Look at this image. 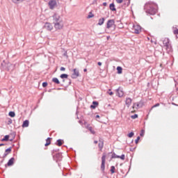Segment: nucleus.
Returning <instances> with one entry per match:
<instances>
[{
    "label": "nucleus",
    "mask_w": 178,
    "mask_h": 178,
    "mask_svg": "<svg viewBox=\"0 0 178 178\" xmlns=\"http://www.w3.org/2000/svg\"><path fill=\"white\" fill-rule=\"evenodd\" d=\"M94 143L95 144H98V140H95Z\"/></svg>",
    "instance_id": "obj_49"
},
{
    "label": "nucleus",
    "mask_w": 178,
    "mask_h": 178,
    "mask_svg": "<svg viewBox=\"0 0 178 178\" xmlns=\"http://www.w3.org/2000/svg\"><path fill=\"white\" fill-rule=\"evenodd\" d=\"M144 9L147 15H156L158 10V5L153 2H148L145 4Z\"/></svg>",
    "instance_id": "obj_1"
},
{
    "label": "nucleus",
    "mask_w": 178,
    "mask_h": 178,
    "mask_svg": "<svg viewBox=\"0 0 178 178\" xmlns=\"http://www.w3.org/2000/svg\"><path fill=\"white\" fill-rule=\"evenodd\" d=\"M50 9H54L56 6V0H50L48 3Z\"/></svg>",
    "instance_id": "obj_6"
},
{
    "label": "nucleus",
    "mask_w": 178,
    "mask_h": 178,
    "mask_svg": "<svg viewBox=\"0 0 178 178\" xmlns=\"http://www.w3.org/2000/svg\"><path fill=\"white\" fill-rule=\"evenodd\" d=\"M55 158L57 159V161H60L62 159V154L58 153L56 154Z\"/></svg>",
    "instance_id": "obj_17"
},
{
    "label": "nucleus",
    "mask_w": 178,
    "mask_h": 178,
    "mask_svg": "<svg viewBox=\"0 0 178 178\" xmlns=\"http://www.w3.org/2000/svg\"><path fill=\"white\" fill-rule=\"evenodd\" d=\"M8 154L9 153H4L3 158H6V156H8Z\"/></svg>",
    "instance_id": "obj_43"
},
{
    "label": "nucleus",
    "mask_w": 178,
    "mask_h": 178,
    "mask_svg": "<svg viewBox=\"0 0 178 178\" xmlns=\"http://www.w3.org/2000/svg\"><path fill=\"white\" fill-rule=\"evenodd\" d=\"M163 44L164 45L165 49L167 51H168V52H170V51H172V45H170V40H169V38H165L163 40Z\"/></svg>",
    "instance_id": "obj_3"
},
{
    "label": "nucleus",
    "mask_w": 178,
    "mask_h": 178,
    "mask_svg": "<svg viewBox=\"0 0 178 178\" xmlns=\"http://www.w3.org/2000/svg\"><path fill=\"white\" fill-rule=\"evenodd\" d=\"M108 94L109 95H113V92L111 91V89H109L108 91Z\"/></svg>",
    "instance_id": "obj_40"
},
{
    "label": "nucleus",
    "mask_w": 178,
    "mask_h": 178,
    "mask_svg": "<svg viewBox=\"0 0 178 178\" xmlns=\"http://www.w3.org/2000/svg\"><path fill=\"white\" fill-rule=\"evenodd\" d=\"M122 70H123V68H122V67L120 66L117 67V72L118 74H122Z\"/></svg>",
    "instance_id": "obj_21"
},
{
    "label": "nucleus",
    "mask_w": 178,
    "mask_h": 178,
    "mask_svg": "<svg viewBox=\"0 0 178 178\" xmlns=\"http://www.w3.org/2000/svg\"><path fill=\"white\" fill-rule=\"evenodd\" d=\"M98 147H99L100 151L102 150V149L104 148V140H100L99 141Z\"/></svg>",
    "instance_id": "obj_14"
},
{
    "label": "nucleus",
    "mask_w": 178,
    "mask_h": 178,
    "mask_svg": "<svg viewBox=\"0 0 178 178\" xmlns=\"http://www.w3.org/2000/svg\"><path fill=\"white\" fill-rule=\"evenodd\" d=\"M110 10H112V12H116V8L115 7V3H112L109 6Z\"/></svg>",
    "instance_id": "obj_15"
},
{
    "label": "nucleus",
    "mask_w": 178,
    "mask_h": 178,
    "mask_svg": "<svg viewBox=\"0 0 178 178\" xmlns=\"http://www.w3.org/2000/svg\"><path fill=\"white\" fill-rule=\"evenodd\" d=\"M140 140V136H138L135 140L136 144H138V141Z\"/></svg>",
    "instance_id": "obj_39"
},
{
    "label": "nucleus",
    "mask_w": 178,
    "mask_h": 178,
    "mask_svg": "<svg viewBox=\"0 0 178 178\" xmlns=\"http://www.w3.org/2000/svg\"><path fill=\"white\" fill-rule=\"evenodd\" d=\"M117 92H118V97H123V91L118 89Z\"/></svg>",
    "instance_id": "obj_23"
},
{
    "label": "nucleus",
    "mask_w": 178,
    "mask_h": 178,
    "mask_svg": "<svg viewBox=\"0 0 178 178\" xmlns=\"http://www.w3.org/2000/svg\"><path fill=\"white\" fill-rule=\"evenodd\" d=\"M63 176H66V175H65V174H64L63 172Z\"/></svg>",
    "instance_id": "obj_54"
},
{
    "label": "nucleus",
    "mask_w": 178,
    "mask_h": 178,
    "mask_svg": "<svg viewBox=\"0 0 178 178\" xmlns=\"http://www.w3.org/2000/svg\"><path fill=\"white\" fill-rule=\"evenodd\" d=\"M130 151H133V149H131Z\"/></svg>",
    "instance_id": "obj_55"
},
{
    "label": "nucleus",
    "mask_w": 178,
    "mask_h": 178,
    "mask_svg": "<svg viewBox=\"0 0 178 178\" xmlns=\"http://www.w3.org/2000/svg\"><path fill=\"white\" fill-rule=\"evenodd\" d=\"M66 55H67V52L64 53V56H66Z\"/></svg>",
    "instance_id": "obj_51"
},
{
    "label": "nucleus",
    "mask_w": 178,
    "mask_h": 178,
    "mask_svg": "<svg viewBox=\"0 0 178 178\" xmlns=\"http://www.w3.org/2000/svg\"><path fill=\"white\" fill-rule=\"evenodd\" d=\"M60 79H67V77H69V75H67V74H62L60 76Z\"/></svg>",
    "instance_id": "obj_25"
},
{
    "label": "nucleus",
    "mask_w": 178,
    "mask_h": 178,
    "mask_svg": "<svg viewBox=\"0 0 178 178\" xmlns=\"http://www.w3.org/2000/svg\"><path fill=\"white\" fill-rule=\"evenodd\" d=\"M53 24L56 30H60L63 29V21L60 18V15L55 13L53 16Z\"/></svg>",
    "instance_id": "obj_2"
},
{
    "label": "nucleus",
    "mask_w": 178,
    "mask_h": 178,
    "mask_svg": "<svg viewBox=\"0 0 178 178\" xmlns=\"http://www.w3.org/2000/svg\"><path fill=\"white\" fill-rule=\"evenodd\" d=\"M51 144V138H47L46 139V143L44 144L45 147H48Z\"/></svg>",
    "instance_id": "obj_20"
},
{
    "label": "nucleus",
    "mask_w": 178,
    "mask_h": 178,
    "mask_svg": "<svg viewBox=\"0 0 178 178\" xmlns=\"http://www.w3.org/2000/svg\"><path fill=\"white\" fill-rule=\"evenodd\" d=\"M63 143H64L63 140H62V139H58V140H57L56 144V145H58V147H60V146H62V145H63Z\"/></svg>",
    "instance_id": "obj_13"
},
{
    "label": "nucleus",
    "mask_w": 178,
    "mask_h": 178,
    "mask_svg": "<svg viewBox=\"0 0 178 178\" xmlns=\"http://www.w3.org/2000/svg\"><path fill=\"white\" fill-rule=\"evenodd\" d=\"M117 3H122L123 2V0H116Z\"/></svg>",
    "instance_id": "obj_42"
},
{
    "label": "nucleus",
    "mask_w": 178,
    "mask_h": 178,
    "mask_svg": "<svg viewBox=\"0 0 178 178\" xmlns=\"http://www.w3.org/2000/svg\"><path fill=\"white\" fill-rule=\"evenodd\" d=\"M44 28H46V29L48 30L49 31H51V30L54 29V26H52V24L49 22H47L44 24Z\"/></svg>",
    "instance_id": "obj_8"
},
{
    "label": "nucleus",
    "mask_w": 178,
    "mask_h": 178,
    "mask_svg": "<svg viewBox=\"0 0 178 178\" xmlns=\"http://www.w3.org/2000/svg\"><path fill=\"white\" fill-rule=\"evenodd\" d=\"M8 115L10 116V118H15L16 114L15 113L14 111H10L9 113H8Z\"/></svg>",
    "instance_id": "obj_26"
},
{
    "label": "nucleus",
    "mask_w": 178,
    "mask_h": 178,
    "mask_svg": "<svg viewBox=\"0 0 178 178\" xmlns=\"http://www.w3.org/2000/svg\"><path fill=\"white\" fill-rule=\"evenodd\" d=\"M9 135H6L3 138L1 139V141H9Z\"/></svg>",
    "instance_id": "obj_24"
},
{
    "label": "nucleus",
    "mask_w": 178,
    "mask_h": 178,
    "mask_svg": "<svg viewBox=\"0 0 178 178\" xmlns=\"http://www.w3.org/2000/svg\"><path fill=\"white\" fill-rule=\"evenodd\" d=\"M133 108H136V109H137V108H140V104L134 103L133 105Z\"/></svg>",
    "instance_id": "obj_30"
},
{
    "label": "nucleus",
    "mask_w": 178,
    "mask_h": 178,
    "mask_svg": "<svg viewBox=\"0 0 178 178\" xmlns=\"http://www.w3.org/2000/svg\"><path fill=\"white\" fill-rule=\"evenodd\" d=\"M104 22H105V18L102 17V19H99L98 25L102 26V24H104Z\"/></svg>",
    "instance_id": "obj_18"
},
{
    "label": "nucleus",
    "mask_w": 178,
    "mask_h": 178,
    "mask_svg": "<svg viewBox=\"0 0 178 178\" xmlns=\"http://www.w3.org/2000/svg\"><path fill=\"white\" fill-rule=\"evenodd\" d=\"M133 136H134V132H131L128 134V137L129 138H131V137H133Z\"/></svg>",
    "instance_id": "obj_36"
},
{
    "label": "nucleus",
    "mask_w": 178,
    "mask_h": 178,
    "mask_svg": "<svg viewBox=\"0 0 178 178\" xmlns=\"http://www.w3.org/2000/svg\"><path fill=\"white\" fill-rule=\"evenodd\" d=\"M145 133V130L142 129L140 134V137H144Z\"/></svg>",
    "instance_id": "obj_33"
},
{
    "label": "nucleus",
    "mask_w": 178,
    "mask_h": 178,
    "mask_svg": "<svg viewBox=\"0 0 178 178\" xmlns=\"http://www.w3.org/2000/svg\"><path fill=\"white\" fill-rule=\"evenodd\" d=\"M108 5V3H106V2L103 3V6H106Z\"/></svg>",
    "instance_id": "obj_47"
},
{
    "label": "nucleus",
    "mask_w": 178,
    "mask_h": 178,
    "mask_svg": "<svg viewBox=\"0 0 178 178\" xmlns=\"http://www.w3.org/2000/svg\"><path fill=\"white\" fill-rule=\"evenodd\" d=\"M83 72H87V69H84V70H83Z\"/></svg>",
    "instance_id": "obj_52"
},
{
    "label": "nucleus",
    "mask_w": 178,
    "mask_h": 178,
    "mask_svg": "<svg viewBox=\"0 0 178 178\" xmlns=\"http://www.w3.org/2000/svg\"><path fill=\"white\" fill-rule=\"evenodd\" d=\"M52 81L56 84H60V81H59V79H58V78H56V77L53 78Z\"/></svg>",
    "instance_id": "obj_19"
},
{
    "label": "nucleus",
    "mask_w": 178,
    "mask_h": 178,
    "mask_svg": "<svg viewBox=\"0 0 178 178\" xmlns=\"http://www.w3.org/2000/svg\"><path fill=\"white\" fill-rule=\"evenodd\" d=\"M29 121L28 120H26L23 122L22 127H29Z\"/></svg>",
    "instance_id": "obj_16"
},
{
    "label": "nucleus",
    "mask_w": 178,
    "mask_h": 178,
    "mask_svg": "<svg viewBox=\"0 0 178 178\" xmlns=\"http://www.w3.org/2000/svg\"><path fill=\"white\" fill-rule=\"evenodd\" d=\"M174 34H178V29L174 30Z\"/></svg>",
    "instance_id": "obj_44"
},
{
    "label": "nucleus",
    "mask_w": 178,
    "mask_h": 178,
    "mask_svg": "<svg viewBox=\"0 0 178 178\" xmlns=\"http://www.w3.org/2000/svg\"><path fill=\"white\" fill-rule=\"evenodd\" d=\"M3 145H5V144H3V143L0 144V147H2Z\"/></svg>",
    "instance_id": "obj_50"
},
{
    "label": "nucleus",
    "mask_w": 178,
    "mask_h": 178,
    "mask_svg": "<svg viewBox=\"0 0 178 178\" xmlns=\"http://www.w3.org/2000/svg\"><path fill=\"white\" fill-rule=\"evenodd\" d=\"M91 17H94V14H92V13L90 12L89 15H88V19H91Z\"/></svg>",
    "instance_id": "obj_32"
},
{
    "label": "nucleus",
    "mask_w": 178,
    "mask_h": 178,
    "mask_svg": "<svg viewBox=\"0 0 178 178\" xmlns=\"http://www.w3.org/2000/svg\"><path fill=\"white\" fill-rule=\"evenodd\" d=\"M9 141H13V138L10 139Z\"/></svg>",
    "instance_id": "obj_53"
},
{
    "label": "nucleus",
    "mask_w": 178,
    "mask_h": 178,
    "mask_svg": "<svg viewBox=\"0 0 178 178\" xmlns=\"http://www.w3.org/2000/svg\"><path fill=\"white\" fill-rule=\"evenodd\" d=\"M87 129L90 131L92 134H95V131L92 130V127H87Z\"/></svg>",
    "instance_id": "obj_22"
},
{
    "label": "nucleus",
    "mask_w": 178,
    "mask_h": 178,
    "mask_svg": "<svg viewBox=\"0 0 178 178\" xmlns=\"http://www.w3.org/2000/svg\"><path fill=\"white\" fill-rule=\"evenodd\" d=\"M96 119H99V115H96Z\"/></svg>",
    "instance_id": "obj_48"
},
{
    "label": "nucleus",
    "mask_w": 178,
    "mask_h": 178,
    "mask_svg": "<svg viewBox=\"0 0 178 178\" xmlns=\"http://www.w3.org/2000/svg\"><path fill=\"white\" fill-rule=\"evenodd\" d=\"M111 172L112 173V175H113V173H115V166L112 165L111 167Z\"/></svg>",
    "instance_id": "obj_34"
},
{
    "label": "nucleus",
    "mask_w": 178,
    "mask_h": 178,
    "mask_svg": "<svg viewBox=\"0 0 178 178\" xmlns=\"http://www.w3.org/2000/svg\"><path fill=\"white\" fill-rule=\"evenodd\" d=\"M119 158L122 161H124V154H122L121 156H119Z\"/></svg>",
    "instance_id": "obj_37"
},
{
    "label": "nucleus",
    "mask_w": 178,
    "mask_h": 178,
    "mask_svg": "<svg viewBox=\"0 0 178 178\" xmlns=\"http://www.w3.org/2000/svg\"><path fill=\"white\" fill-rule=\"evenodd\" d=\"M115 25V19H109L107 22V29H111L112 26Z\"/></svg>",
    "instance_id": "obj_9"
},
{
    "label": "nucleus",
    "mask_w": 178,
    "mask_h": 178,
    "mask_svg": "<svg viewBox=\"0 0 178 178\" xmlns=\"http://www.w3.org/2000/svg\"><path fill=\"white\" fill-rule=\"evenodd\" d=\"M12 123H13L12 120H9L8 122V124H12Z\"/></svg>",
    "instance_id": "obj_45"
},
{
    "label": "nucleus",
    "mask_w": 178,
    "mask_h": 178,
    "mask_svg": "<svg viewBox=\"0 0 178 178\" xmlns=\"http://www.w3.org/2000/svg\"><path fill=\"white\" fill-rule=\"evenodd\" d=\"M97 65H98L99 66H102V63L98 62V63H97Z\"/></svg>",
    "instance_id": "obj_46"
},
{
    "label": "nucleus",
    "mask_w": 178,
    "mask_h": 178,
    "mask_svg": "<svg viewBox=\"0 0 178 178\" xmlns=\"http://www.w3.org/2000/svg\"><path fill=\"white\" fill-rule=\"evenodd\" d=\"M23 1L24 0H13V2H14V3H20V2H23Z\"/></svg>",
    "instance_id": "obj_31"
},
{
    "label": "nucleus",
    "mask_w": 178,
    "mask_h": 178,
    "mask_svg": "<svg viewBox=\"0 0 178 178\" xmlns=\"http://www.w3.org/2000/svg\"><path fill=\"white\" fill-rule=\"evenodd\" d=\"M63 81L65 82V79H63Z\"/></svg>",
    "instance_id": "obj_56"
},
{
    "label": "nucleus",
    "mask_w": 178,
    "mask_h": 178,
    "mask_svg": "<svg viewBox=\"0 0 178 178\" xmlns=\"http://www.w3.org/2000/svg\"><path fill=\"white\" fill-rule=\"evenodd\" d=\"M106 162V155L105 154H103L102 156V165H101V169L102 172H105V163Z\"/></svg>",
    "instance_id": "obj_4"
},
{
    "label": "nucleus",
    "mask_w": 178,
    "mask_h": 178,
    "mask_svg": "<svg viewBox=\"0 0 178 178\" xmlns=\"http://www.w3.org/2000/svg\"><path fill=\"white\" fill-rule=\"evenodd\" d=\"M98 104H99L98 102H97V101H93V102H92V104L90 105V108H91L92 109H95V108H97V106H98Z\"/></svg>",
    "instance_id": "obj_12"
},
{
    "label": "nucleus",
    "mask_w": 178,
    "mask_h": 178,
    "mask_svg": "<svg viewBox=\"0 0 178 178\" xmlns=\"http://www.w3.org/2000/svg\"><path fill=\"white\" fill-rule=\"evenodd\" d=\"M80 76L79 70L76 69L73 70V74H72V79H77Z\"/></svg>",
    "instance_id": "obj_7"
},
{
    "label": "nucleus",
    "mask_w": 178,
    "mask_h": 178,
    "mask_svg": "<svg viewBox=\"0 0 178 178\" xmlns=\"http://www.w3.org/2000/svg\"><path fill=\"white\" fill-rule=\"evenodd\" d=\"M60 70L61 72H65V71L66 70V68H65L64 67H61L60 68Z\"/></svg>",
    "instance_id": "obj_41"
},
{
    "label": "nucleus",
    "mask_w": 178,
    "mask_h": 178,
    "mask_svg": "<svg viewBox=\"0 0 178 178\" xmlns=\"http://www.w3.org/2000/svg\"><path fill=\"white\" fill-rule=\"evenodd\" d=\"M116 158H119V155L115 154V153L113 152V153L112 154V155H111V159H116Z\"/></svg>",
    "instance_id": "obj_27"
},
{
    "label": "nucleus",
    "mask_w": 178,
    "mask_h": 178,
    "mask_svg": "<svg viewBox=\"0 0 178 178\" xmlns=\"http://www.w3.org/2000/svg\"><path fill=\"white\" fill-rule=\"evenodd\" d=\"M47 86H48V83L47 82H43L42 83V87L45 88V87H47Z\"/></svg>",
    "instance_id": "obj_38"
},
{
    "label": "nucleus",
    "mask_w": 178,
    "mask_h": 178,
    "mask_svg": "<svg viewBox=\"0 0 178 178\" xmlns=\"http://www.w3.org/2000/svg\"><path fill=\"white\" fill-rule=\"evenodd\" d=\"M131 102H132L131 98L127 97V98L126 99L125 104H126V105H127V106L128 108H129V107H130V105H131Z\"/></svg>",
    "instance_id": "obj_11"
},
{
    "label": "nucleus",
    "mask_w": 178,
    "mask_h": 178,
    "mask_svg": "<svg viewBox=\"0 0 178 178\" xmlns=\"http://www.w3.org/2000/svg\"><path fill=\"white\" fill-rule=\"evenodd\" d=\"M10 152H12V147H9V148L6 149L5 151L6 154H10Z\"/></svg>",
    "instance_id": "obj_28"
},
{
    "label": "nucleus",
    "mask_w": 178,
    "mask_h": 178,
    "mask_svg": "<svg viewBox=\"0 0 178 178\" xmlns=\"http://www.w3.org/2000/svg\"><path fill=\"white\" fill-rule=\"evenodd\" d=\"M133 30L136 34H140L141 33V26L140 25H134Z\"/></svg>",
    "instance_id": "obj_5"
},
{
    "label": "nucleus",
    "mask_w": 178,
    "mask_h": 178,
    "mask_svg": "<svg viewBox=\"0 0 178 178\" xmlns=\"http://www.w3.org/2000/svg\"><path fill=\"white\" fill-rule=\"evenodd\" d=\"M158 106H159V103H157V104H154V105L150 108L149 112H151V111H152V109H154V108H156V107H158Z\"/></svg>",
    "instance_id": "obj_29"
},
{
    "label": "nucleus",
    "mask_w": 178,
    "mask_h": 178,
    "mask_svg": "<svg viewBox=\"0 0 178 178\" xmlns=\"http://www.w3.org/2000/svg\"><path fill=\"white\" fill-rule=\"evenodd\" d=\"M15 163V158L12 157L11 159H10L7 163V164L6 165V166H13V164Z\"/></svg>",
    "instance_id": "obj_10"
},
{
    "label": "nucleus",
    "mask_w": 178,
    "mask_h": 178,
    "mask_svg": "<svg viewBox=\"0 0 178 178\" xmlns=\"http://www.w3.org/2000/svg\"><path fill=\"white\" fill-rule=\"evenodd\" d=\"M131 119H137L138 118V115L134 114V115L131 116Z\"/></svg>",
    "instance_id": "obj_35"
}]
</instances>
